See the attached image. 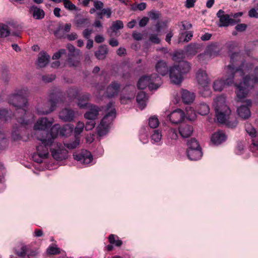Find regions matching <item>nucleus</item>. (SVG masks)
Listing matches in <instances>:
<instances>
[{"label": "nucleus", "mask_w": 258, "mask_h": 258, "mask_svg": "<svg viewBox=\"0 0 258 258\" xmlns=\"http://www.w3.org/2000/svg\"><path fill=\"white\" fill-rule=\"evenodd\" d=\"M30 11L32 13L33 17L37 20L42 19L44 17L43 10L34 6L30 7Z\"/></svg>", "instance_id": "obj_31"}, {"label": "nucleus", "mask_w": 258, "mask_h": 258, "mask_svg": "<svg viewBox=\"0 0 258 258\" xmlns=\"http://www.w3.org/2000/svg\"><path fill=\"white\" fill-rule=\"evenodd\" d=\"M102 10V13L103 15L106 16L107 18H109L111 17L112 11L111 8H106V9H103Z\"/></svg>", "instance_id": "obj_58"}, {"label": "nucleus", "mask_w": 258, "mask_h": 258, "mask_svg": "<svg viewBox=\"0 0 258 258\" xmlns=\"http://www.w3.org/2000/svg\"><path fill=\"white\" fill-rule=\"evenodd\" d=\"M76 114L74 110L69 108H64L59 113V117L65 122H71L75 118Z\"/></svg>", "instance_id": "obj_15"}, {"label": "nucleus", "mask_w": 258, "mask_h": 258, "mask_svg": "<svg viewBox=\"0 0 258 258\" xmlns=\"http://www.w3.org/2000/svg\"><path fill=\"white\" fill-rule=\"evenodd\" d=\"M50 56L46 53L41 51L39 53L37 63L41 68L44 67L49 62Z\"/></svg>", "instance_id": "obj_28"}, {"label": "nucleus", "mask_w": 258, "mask_h": 258, "mask_svg": "<svg viewBox=\"0 0 258 258\" xmlns=\"http://www.w3.org/2000/svg\"><path fill=\"white\" fill-rule=\"evenodd\" d=\"M69 66L70 67H77L80 63V56L79 54H69L68 59Z\"/></svg>", "instance_id": "obj_33"}, {"label": "nucleus", "mask_w": 258, "mask_h": 258, "mask_svg": "<svg viewBox=\"0 0 258 258\" xmlns=\"http://www.w3.org/2000/svg\"><path fill=\"white\" fill-rule=\"evenodd\" d=\"M105 112V115L97 127V133L99 136H103L108 132L111 123L116 116V110L113 107L111 102L106 105Z\"/></svg>", "instance_id": "obj_8"}, {"label": "nucleus", "mask_w": 258, "mask_h": 258, "mask_svg": "<svg viewBox=\"0 0 258 258\" xmlns=\"http://www.w3.org/2000/svg\"><path fill=\"white\" fill-rule=\"evenodd\" d=\"M162 134L159 130H155L151 136V142L157 145H160L162 144Z\"/></svg>", "instance_id": "obj_30"}, {"label": "nucleus", "mask_w": 258, "mask_h": 258, "mask_svg": "<svg viewBox=\"0 0 258 258\" xmlns=\"http://www.w3.org/2000/svg\"><path fill=\"white\" fill-rule=\"evenodd\" d=\"M47 252L49 254H56L59 253V249L55 246H49L47 249Z\"/></svg>", "instance_id": "obj_53"}, {"label": "nucleus", "mask_w": 258, "mask_h": 258, "mask_svg": "<svg viewBox=\"0 0 258 258\" xmlns=\"http://www.w3.org/2000/svg\"><path fill=\"white\" fill-rule=\"evenodd\" d=\"M245 130L249 136L253 138L252 140V145L254 146H258V133L256 135V130L252 127H246Z\"/></svg>", "instance_id": "obj_34"}, {"label": "nucleus", "mask_w": 258, "mask_h": 258, "mask_svg": "<svg viewBox=\"0 0 258 258\" xmlns=\"http://www.w3.org/2000/svg\"><path fill=\"white\" fill-rule=\"evenodd\" d=\"M10 33V30L8 25L0 24V37H7Z\"/></svg>", "instance_id": "obj_39"}, {"label": "nucleus", "mask_w": 258, "mask_h": 258, "mask_svg": "<svg viewBox=\"0 0 258 258\" xmlns=\"http://www.w3.org/2000/svg\"><path fill=\"white\" fill-rule=\"evenodd\" d=\"M64 94L60 89L54 87L49 91V101L47 104L39 103L36 107V112L39 115L47 114L55 109L56 105L64 102Z\"/></svg>", "instance_id": "obj_6"}, {"label": "nucleus", "mask_w": 258, "mask_h": 258, "mask_svg": "<svg viewBox=\"0 0 258 258\" xmlns=\"http://www.w3.org/2000/svg\"><path fill=\"white\" fill-rule=\"evenodd\" d=\"M213 106L218 121L221 123H226L229 126L227 121L229 118L231 110L226 104L225 96L222 95L217 97L214 100Z\"/></svg>", "instance_id": "obj_7"}, {"label": "nucleus", "mask_w": 258, "mask_h": 258, "mask_svg": "<svg viewBox=\"0 0 258 258\" xmlns=\"http://www.w3.org/2000/svg\"><path fill=\"white\" fill-rule=\"evenodd\" d=\"M252 68L251 63L242 62L240 66L237 68L236 71H242L241 76H238L239 80H242V82L239 84H235L236 87V94L238 101L245 98L249 93V90L252 89L255 84L258 83V66L253 70V73L250 76V71Z\"/></svg>", "instance_id": "obj_3"}, {"label": "nucleus", "mask_w": 258, "mask_h": 258, "mask_svg": "<svg viewBox=\"0 0 258 258\" xmlns=\"http://www.w3.org/2000/svg\"><path fill=\"white\" fill-rule=\"evenodd\" d=\"M247 25L245 24H239L236 26L235 29L239 32H243L245 30Z\"/></svg>", "instance_id": "obj_57"}, {"label": "nucleus", "mask_w": 258, "mask_h": 258, "mask_svg": "<svg viewBox=\"0 0 258 258\" xmlns=\"http://www.w3.org/2000/svg\"><path fill=\"white\" fill-rule=\"evenodd\" d=\"M149 40L151 42L155 44H159L160 42V40L158 37L157 35L155 34H151L149 37Z\"/></svg>", "instance_id": "obj_56"}, {"label": "nucleus", "mask_w": 258, "mask_h": 258, "mask_svg": "<svg viewBox=\"0 0 258 258\" xmlns=\"http://www.w3.org/2000/svg\"><path fill=\"white\" fill-rule=\"evenodd\" d=\"M63 4L65 8L70 11L77 10L76 6L74 5L70 0H64Z\"/></svg>", "instance_id": "obj_49"}, {"label": "nucleus", "mask_w": 258, "mask_h": 258, "mask_svg": "<svg viewBox=\"0 0 258 258\" xmlns=\"http://www.w3.org/2000/svg\"><path fill=\"white\" fill-rule=\"evenodd\" d=\"M54 79L55 77L52 75H46L43 76L42 77L43 81L46 82H50L52 81L53 80H54Z\"/></svg>", "instance_id": "obj_62"}, {"label": "nucleus", "mask_w": 258, "mask_h": 258, "mask_svg": "<svg viewBox=\"0 0 258 258\" xmlns=\"http://www.w3.org/2000/svg\"><path fill=\"white\" fill-rule=\"evenodd\" d=\"M193 36L192 32L191 31L185 32L180 34L178 41L179 42H188L191 40Z\"/></svg>", "instance_id": "obj_36"}, {"label": "nucleus", "mask_w": 258, "mask_h": 258, "mask_svg": "<svg viewBox=\"0 0 258 258\" xmlns=\"http://www.w3.org/2000/svg\"><path fill=\"white\" fill-rule=\"evenodd\" d=\"M168 138L171 140L176 141L178 138V134L176 129L170 128L168 132Z\"/></svg>", "instance_id": "obj_46"}, {"label": "nucleus", "mask_w": 258, "mask_h": 258, "mask_svg": "<svg viewBox=\"0 0 258 258\" xmlns=\"http://www.w3.org/2000/svg\"><path fill=\"white\" fill-rule=\"evenodd\" d=\"M156 71L161 76H165L169 72L166 62L164 60H159L155 66Z\"/></svg>", "instance_id": "obj_25"}, {"label": "nucleus", "mask_w": 258, "mask_h": 258, "mask_svg": "<svg viewBox=\"0 0 258 258\" xmlns=\"http://www.w3.org/2000/svg\"><path fill=\"white\" fill-rule=\"evenodd\" d=\"M251 105V101L249 99L245 101V105H242L237 109L238 115L242 119H245L250 117L251 113L249 108Z\"/></svg>", "instance_id": "obj_14"}, {"label": "nucleus", "mask_w": 258, "mask_h": 258, "mask_svg": "<svg viewBox=\"0 0 258 258\" xmlns=\"http://www.w3.org/2000/svg\"><path fill=\"white\" fill-rule=\"evenodd\" d=\"M132 36L133 38L137 41L141 40L143 39V35L139 32H134Z\"/></svg>", "instance_id": "obj_60"}, {"label": "nucleus", "mask_w": 258, "mask_h": 258, "mask_svg": "<svg viewBox=\"0 0 258 258\" xmlns=\"http://www.w3.org/2000/svg\"><path fill=\"white\" fill-rule=\"evenodd\" d=\"M7 146V141L5 135L0 132V150H3Z\"/></svg>", "instance_id": "obj_51"}, {"label": "nucleus", "mask_w": 258, "mask_h": 258, "mask_svg": "<svg viewBox=\"0 0 258 258\" xmlns=\"http://www.w3.org/2000/svg\"><path fill=\"white\" fill-rule=\"evenodd\" d=\"M64 54H66V50L63 49H60L58 51L53 55L52 58L53 59H58L61 56V55Z\"/></svg>", "instance_id": "obj_55"}, {"label": "nucleus", "mask_w": 258, "mask_h": 258, "mask_svg": "<svg viewBox=\"0 0 258 258\" xmlns=\"http://www.w3.org/2000/svg\"><path fill=\"white\" fill-rule=\"evenodd\" d=\"M226 140L225 134L222 131H219L213 134L211 138V142L215 145H219Z\"/></svg>", "instance_id": "obj_20"}, {"label": "nucleus", "mask_w": 258, "mask_h": 258, "mask_svg": "<svg viewBox=\"0 0 258 258\" xmlns=\"http://www.w3.org/2000/svg\"><path fill=\"white\" fill-rule=\"evenodd\" d=\"M187 149H201L198 142L194 138H192L187 143Z\"/></svg>", "instance_id": "obj_38"}, {"label": "nucleus", "mask_w": 258, "mask_h": 258, "mask_svg": "<svg viewBox=\"0 0 258 258\" xmlns=\"http://www.w3.org/2000/svg\"><path fill=\"white\" fill-rule=\"evenodd\" d=\"M241 59L238 52L233 53L230 56V63L227 67L224 79L216 80L213 83V88L216 91H221L225 86H231L234 81H239L238 76H241L242 71H236V66L238 60Z\"/></svg>", "instance_id": "obj_4"}, {"label": "nucleus", "mask_w": 258, "mask_h": 258, "mask_svg": "<svg viewBox=\"0 0 258 258\" xmlns=\"http://www.w3.org/2000/svg\"><path fill=\"white\" fill-rule=\"evenodd\" d=\"M161 84V78L157 74H153L151 76L141 77L137 86L140 89H144L148 86L150 90H153L157 89Z\"/></svg>", "instance_id": "obj_10"}, {"label": "nucleus", "mask_w": 258, "mask_h": 258, "mask_svg": "<svg viewBox=\"0 0 258 258\" xmlns=\"http://www.w3.org/2000/svg\"><path fill=\"white\" fill-rule=\"evenodd\" d=\"M73 130V127L70 125L61 126L58 124H54L50 129V138L47 140H43L44 143L47 145H51L58 136L66 137L69 136Z\"/></svg>", "instance_id": "obj_9"}, {"label": "nucleus", "mask_w": 258, "mask_h": 258, "mask_svg": "<svg viewBox=\"0 0 258 258\" xmlns=\"http://www.w3.org/2000/svg\"><path fill=\"white\" fill-rule=\"evenodd\" d=\"M84 127V123L83 122L79 121L75 128V136L79 137L78 136L83 132Z\"/></svg>", "instance_id": "obj_47"}, {"label": "nucleus", "mask_w": 258, "mask_h": 258, "mask_svg": "<svg viewBox=\"0 0 258 258\" xmlns=\"http://www.w3.org/2000/svg\"><path fill=\"white\" fill-rule=\"evenodd\" d=\"M148 98L146 93L143 91H140L137 96V102L139 107L141 109H143L146 106Z\"/></svg>", "instance_id": "obj_26"}, {"label": "nucleus", "mask_w": 258, "mask_h": 258, "mask_svg": "<svg viewBox=\"0 0 258 258\" xmlns=\"http://www.w3.org/2000/svg\"><path fill=\"white\" fill-rule=\"evenodd\" d=\"M130 89L131 90L130 94L127 96H122L121 97V102L122 103H125L126 102L125 100H130L133 98L135 95V89L134 87H130Z\"/></svg>", "instance_id": "obj_42"}, {"label": "nucleus", "mask_w": 258, "mask_h": 258, "mask_svg": "<svg viewBox=\"0 0 258 258\" xmlns=\"http://www.w3.org/2000/svg\"><path fill=\"white\" fill-rule=\"evenodd\" d=\"M182 52H175L173 59L176 61H179L178 64L170 67L169 69V75L171 83L178 85L180 84L183 80V75L188 73L191 69L190 63L186 61H180L182 58Z\"/></svg>", "instance_id": "obj_5"}, {"label": "nucleus", "mask_w": 258, "mask_h": 258, "mask_svg": "<svg viewBox=\"0 0 258 258\" xmlns=\"http://www.w3.org/2000/svg\"><path fill=\"white\" fill-rule=\"evenodd\" d=\"M67 48L70 52L69 54H73L74 53H75V54H79V50L76 51L75 48L73 45L68 44L67 46Z\"/></svg>", "instance_id": "obj_63"}, {"label": "nucleus", "mask_w": 258, "mask_h": 258, "mask_svg": "<svg viewBox=\"0 0 258 258\" xmlns=\"http://www.w3.org/2000/svg\"><path fill=\"white\" fill-rule=\"evenodd\" d=\"M123 23L120 20H117L113 22L111 26L110 27V29L111 30L115 32L118 29H120L123 28Z\"/></svg>", "instance_id": "obj_41"}, {"label": "nucleus", "mask_w": 258, "mask_h": 258, "mask_svg": "<svg viewBox=\"0 0 258 258\" xmlns=\"http://www.w3.org/2000/svg\"><path fill=\"white\" fill-rule=\"evenodd\" d=\"M198 112L201 115H206L209 113V106L206 103H201L197 107Z\"/></svg>", "instance_id": "obj_35"}, {"label": "nucleus", "mask_w": 258, "mask_h": 258, "mask_svg": "<svg viewBox=\"0 0 258 258\" xmlns=\"http://www.w3.org/2000/svg\"><path fill=\"white\" fill-rule=\"evenodd\" d=\"M16 252L19 256L22 257H24L27 255L30 258L35 255V252L31 250L28 246L25 245H22L20 249H16Z\"/></svg>", "instance_id": "obj_18"}, {"label": "nucleus", "mask_w": 258, "mask_h": 258, "mask_svg": "<svg viewBox=\"0 0 258 258\" xmlns=\"http://www.w3.org/2000/svg\"><path fill=\"white\" fill-rule=\"evenodd\" d=\"M80 144V139L79 137L75 136V140L69 143L64 144V146L69 149H74L77 147Z\"/></svg>", "instance_id": "obj_40"}, {"label": "nucleus", "mask_w": 258, "mask_h": 258, "mask_svg": "<svg viewBox=\"0 0 258 258\" xmlns=\"http://www.w3.org/2000/svg\"><path fill=\"white\" fill-rule=\"evenodd\" d=\"M120 86V84L117 82H112L107 88L106 94L107 97H112L116 95L119 92Z\"/></svg>", "instance_id": "obj_21"}, {"label": "nucleus", "mask_w": 258, "mask_h": 258, "mask_svg": "<svg viewBox=\"0 0 258 258\" xmlns=\"http://www.w3.org/2000/svg\"><path fill=\"white\" fill-rule=\"evenodd\" d=\"M75 23L77 27H81L83 25L89 24L90 21L88 18L81 17L77 18Z\"/></svg>", "instance_id": "obj_44"}, {"label": "nucleus", "mask_w": 258, "mask_h": 258, "mask_svg": "<svg viewBox=\"0 0 258 258\" xmlns=\"http://www.w3.org/2000/svg\"><path fill=\"white\" fill-rule=\"evenodd\" d=\"M140 140L144 144L147 143L148 141V135L145 133V129H143L141 131Z\"/></svg>", "instance_id": "obj_52"}, {"label": "nucleus", "mask_w": 258, "mask_h": 258, "mask_svg": "<svg viewBox=\"0 0 258 258\" xmlns=\"http://www.w3.org/2000/svg\"><path fill=\"white\" fill-rule=\"evenodd\" d=\"M248 16L251 18H258V13L255 9H251L248 12Z\"/></svg>", "instance_id": "obj_59"}, {"label": "nucleus", "mask_w": 258, "mask_h": 258, "mask_svg": "<svg viewBox=\"0 0 258 258\" xmlns=\"http://www.w3.org/2000/svg\"><path fill=\"white\" fill-rule=\"evenodd\" d=\"M168 117L172 123L177 124L183 120L185 114L181 109H177L173 111Z\"/></svg>", "instance_id": "obj_16"}, {"label": "nucleus", "mask_w": 258, "mask_h": 258, "mask_svg": "<svg viewBox=\"0 0 258 258\" xmlns=\"http://www.w3.org/2000/svg\"><path fill=\"white\" fill-rule=\"evenodd\" d=\"M186 117L189 120H192L196 117V113L194 110L190 107H187L185 109Z\"/></svg>", "instance_id": "obj_48"}, {"label": "nucleus", "mask_w": 258, "mask_h": 258, "mask_svg": "<svg viewBox=\"0 0 258 258\" xmlns=\"http://www.w3.org/2000/svg\"><path fill=\"white\" fill-rule=\"evenodd\" d=\"M90 98V94L85 93L82 94L78 97V106L80 108H85L90 107L91 105L88 103Z\"/></svg>", "instance_id": "obj_24"}, {"label": "nucleus", "mask_w": 258, "mask_h": 258, "mask_svg": "<svg viewBox=\"0 0 258 258\" xmlns=\"http://www.w3.org/2000/svg\"><path fill=\"white\" fill-rule=\"evenodd\" d=\"M90 108L85 114L84 117L87 119L95 120L97 118L100 109L95 105H90Z\"/></svg>", "instance_id": "obj_23"}, {"label": "nucleus", "mask_w": 258, "mask_h": 258, "mask_svg": "<svg viewBox=\"0 0 258 258\" xmlns=\"http://www.w3.org/2000/svg\"><path fill=\"white\" fill-rule=\"evenodd\" d=\"M216 16L219 19L218 25L220 27H228L235 23L234 20L231 18L229 15L226 14L222 10H219Z\"/></svg>", "instance_id": "obj_12"}, {"label": "nucleus", "mask_w": 258, "mask_h": 258, "mask_svg": "<svg viewBox=\"0 0 258 258\" xmlns=\"http://www.w3.org/2000/svg\"><path fill=\"white\" fill-rule=\"evenodd\" d=\"M197 79L199 84L206 89L209 83V80L206 72L202 69L198 71Z\"/></svg>", "instance_id": "obj_17"}, {"label": "nucleus", "mask_w": 258, "mask_h": 258, "mask_svg": "<svg viewBox=\"0 0 258 258\" xmlns=\"http://www.w3.org/2000/svg\"><path fill=\"white\" fill-rule=\"evenodd\" d=\"M199 48L200 45L196 43H191L185 47V53L188 56L195 55L198 53Z\"/></svg>", "instance_id": "obj_27"}, {"label": "nucleus", "mask_w": 258, "mask_h": 258, "mask_svg": "<svg viewBox=\"0 0 258 258\" xmlns=\"http://www.w3.org/2000/svg\"><path fill=\"white\" fill-rule=\"evenodd\" d=\"M181 98L185 103H190L193 102L195 95L194 93L190 92L186 90H182L181 91Z\"/></svg>", "instance_id": "obj_29"}, {"label": "nucleus", "mask_w": 258, "mask_h": 258, "mask_svg": "<svg viewBox=\"0 0 258 258\" xmlns=\"http://www.w3.org/2000/svg\"><path fill=\"white\" fill-rule=\"evenodd\" d=\"M79 91H80L78 88H70L67 91V94L70 99H73L78 96Z\"/></svg>", "instance_id": "obj_45"}, {"label": "nucleus", "mask_w": 258, "mask_h": 258, "mask_svg": "<svg viewBox=\"0 0 258 258\" xmlns=\"http://www.w3.org/2000/svg\"><path fill=\"white\" fill-rule=\"evenodd\" d=\"M48 150V147H50V151L52 157L56 160L61 161L68 158V152L65 147L60 143H55L54 141L51 145L46 146Z\"/></svg>", "instance_id": "obj_11"}, {"label": "nucleus", "mask_w": 258, "mask_h": 258, "mask_svg": "<svg viewBox=\"0 0 258 258\" xmlns=\"http://www.w3.org/2000/svg\"><path fill=\"white\" fill-rule=\"evenodd\" d=\"M108 53V49L106 45H100L95 52V56L98 59H104Z\"/></svg>", "instance_id": "obj_32"}, {"label": "nucleus", "mask_w": 258, "mask_h": 258, "mask_svg": "<svg viewBox=\"0 0 258 258\" xmlns=\"http://www.w3.org/2000/svg\"><path fill=\"white\" fill-rule=\"evenodd\" d=\"M108 239L110 243L114 244L117 246H120L122 243L121 240L119 239L115 240L113 234H111L109 236Z\"/></svg>", "instance_id": "obj_50"}, {"label": "nucleus", "mask_w": 258, "mask_h": 258, "mask_svg": "<svg viewBox=\"0 0 258 258\" xmlns=\"http://www.w3.org/2000/svg\"><path fill=\"white\" fill-rule=\"evenodd\" d=\"M8 103L15 107V112L12 115V111L7 109H0V119L4 121L16 120L19 125H27L34 120V115L28 108L26 98H21L14 92L9 97Z\"/></svg>", "instance_id": "obj_1"}, {"label": "nucleus", "mask_w": 258, "mask_h": 258, "mask_svg": "<svg viewBox=\"0 0 258 258\" xmlns=\"http://www.w3.org/2000/svg\"><path fill=\"white\" fill-rule=\"evenodd\" d=\"M94 6L96 10H101L103 7V4L101 1H95Z\"/></svg>", "instance_id": "obj_64"}, {"label": "nucleus", "mask_w": 258, "mask_h": 258, "mask_svg": "<svg viewBox=\"0 0 258 258\" xmlns=\"http://www.w3.org/2000/svg\"><path fill=\"white\" fill-rule=\"evenodd\" d=\"M159 121L155 116H151L149 119V125L151 128H155L158 126Z\"/></svg>", "instance_id": "obj_43"}, {"label": "nucleus", "mask_w": 258, "mask_h": 258, "mask_svg": "<svg viewBox=\"0 0 258 258\" xmlns=\"http://www.w3.org/2000/svg\"><path fill=\"white\" fill-rule=\"evenodd\" d=\"M14 93L19 97H21V98H26L29 94V90L26 87H23L21 88L17 89L15 91Z\"/></svg>", "instance_id": "obj_37"}, {"label": "nucleus", "mask_w": 258, "mask_h": 258, "mask_svg": "<svg viewBox=\"0 0 258 258\" xmlns=\"http://www.w3.org/2000/svg\"><path fill=\"white\" fill-rule=\"evenodd\" d=\"M186 154L188 159L193 161L200 159L203 156L202 149H187Z\"/></svg>", "instance_id": "obj_22"}, {"label": "nucleus", "mask_w": 258, "mask_h": 258, "mask_svg": "<svg viewBox=\"0 0 258 258\" xmlns=\"http://www.w3.org/2000/svg\"><path fill=\"white\" fill-rule=\"evenodd\" d=\"M92 33V30L91 29H86L83 32V35L86 39H89Z\"/></svg>", "instance_id": "obj_61"}, {"label": "nucleus", "mask_w": 258, "mask_h": 258, "mask_svg": "<svg viewBox=\"0 0 258 258\" xmlns=\"http://www.w3.org/2000/svg\"><path fill=\"white\" fill-rule=\"evenodd\" d=\"M88 120L86 123L85 126V130L86 131H90L93 129L95 125V122L94 120L88 119Z\"/></svg>", "instance_id": "obj_54"}, {"label": "nucleus", "mask_w": 258, "mask_h": 258, "mask_svg": "<svg viewBox=\"0 0 258 258\" xmlns=\"http://www.w3.org/2000/svg\"><path fill=\"white\" fill-rule=\"evenodd\" d=\"M53 122L52 119L49 120L47 117L39 118L34 125V136L41 142V145L37 147L36 152L32 155L33 160L37 163H41L43 160L46 158L49 152L44 140H47L50 138V133L47 132V130L51 126Z\"/></svg>", "instance_id": "obj_2"}, {"label": "nucleus", "mask_w": 258, "mask_h": 258, "mask_svg": "<svg viewBox=\"0 0 258 258\" xmlns=\"http://www.w3.org/2000/svg\"><path fill=\"white\" fill-rule=\"evenodd\" d=\"M74 159L84 165H88L93 160V156L90 152L87 150H82L79 153L73 154Z\"/></svg>", "instance_id": "obj_13"}, {"label": "nucleus", "mask_w": 258, "mask_h": 258, "mask_svg": "<svg viewBox=\"0 0 258 258\" xmlns=\"http://www.w3.org/2000/svg\"><path fill=\"white\" fill-rule=\"evenodd\" d=\"M179 133L183 138H186L190 137L193 132L192 127L187 124H181L178 128Z\"/></svg>", "instance_id": "obj_19"}]
</instances>
